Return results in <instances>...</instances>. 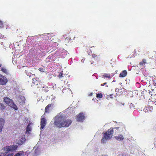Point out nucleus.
Returning a JSON list of instances; mask_svg holds the SVG:
<instances>
[{
  "label": "nucleus",
  "instance_id": "1",
  "mask_svg": "<svg viewBox=\"0 0 156 156\" xmlns=\"http://www.w3.org/2000/svg\"><path fill=\"white\" fill-rule=\"evenodd\" d=\"M71 120L66 119L63 116L58 115L55 117L54 125L59 128L68 127L71 123Z\"/></svg>",
  "mask_w": 156,
  "mask_h": 156
},
{
  "label": "nucleus",
  "instance_id": "2",
  "mask_svg": "<svg viewBox=\"0 0 156 156\" xmlns=\"http://www.w3.org/2000/svg\"><path fill=\"white\" fill-rule=\"evenodd\" d=\"M17 147L18 146L17 145H11L5 147L3 148L2 152L0 153L2 154L3 156H13V153H8L9 152L16 150Z\"/></svg>",
  "mask_w": 156,
  "mask_h": 156
},
{
  "label": "nucleus",
  "instance_id": "3",
  "mask_svg": "<svg viewBox=\"0 0 156 156\" xmlns=\"http://www.w3.org/2000/svg\"><path fill=\"white\" fill-rule=\"evenodd\" d=\"M113 133V130L112 129H109L103 135V137L101 140L102 143H105L107 140L110 139Z\"/></svg>",
  "mask_w": 156,
  "mask_h": 156
},
{
  "label": "nucleus",
  "instance_id": "4",
  "mask_svg": "<svg viewBox=\"0 0 156 156\" xmlns=\"http://www.w3.org/2000/svg\"><path fill=\"white\" fill-rule=\"evenodd\" d=\"M4 101L14 109L16 110L18 108L16 105L13 103V101L8 97H4Z\"/></svg>",
  "mask_w": 156,
  "mask_h": 156
},
{
  "label": "nucleus",
  "instance_id": "5",
  "mask_svg": "<svg viewBox=\"0 0 156 156\" xmlns=\"http://www.w3.org/2000/svg\"><path fill=\"white\" fill-rule=\"evenodd\" d=\"M25 136L23 135L19 136V138L16 140V143L19 145H22L25 141Z\"/></svg>",
  "mask_w": 156,
  "mask_h": 156
},
{
  "label": "nucleus",
  "instance_id": "6",
  "mask_svg": "<svg viewBox=\"0 0 156 156\" xmlns=\"http://www.w3.org/2000/svg\"><path fill=\"white\" fill-rule=\"evenodd\" d=\"M85 118L84 114L81 112L76 115V119L78 122H81Z\"/></svg>",
  "mask_w": 156,
  "mask_h": 156
},
{
  "label": "nucleus",
  "instance_id": "7",
  "mask_svg": "<svg viewBox=\"0 0 156 156\" xmlns=\"http://www.w3.org/2000/svg\"><path fill=\"white\" fill-rule=\"evenodd\" d=\"M12 62L14 65L20 64L21 62H20V56L17 57L15 55H13L12 57Z\"/></svg>",
  "mask_w": 156,
  "mask_h": 156
},
{
  "label": "nucleus",
  "instance_id": "8",
  "mask_svg": "<svg viewBox=\"0 0 156 156\" xmlns=\"http://www.w3.org/2000/svg\"><path fill=\"white\" fill-rule=\"evenodd\" d=\"M7 82L8 80L6 77L0 74V84L5 85Z\"/></svg>",
  "mask_w": 156,
  "mask_h": 156
},
{
  "label": "nucleus",
  "instance_id": "9",
  "mask_svg": "<svg viewBox=\"0 0 156 156\" xmlns=\"http://www.w3.org/2000/svg\"><path fill=\"white\" fill-rule=\"evenodd\" d=\"M18 101L21 105H23L24 104L25 101V97L22 95H20L17 97Z\"/></svg>",
  "mask_w": 156,
  "mask_h": 156
},
{
  "label": "nucleus",
  "instance_id": "10",
  "mask_svg": "<svg viewBox=\"0 0 156 156\" xmlns=\"http://www.w3.org/2000/svg\"><path fill=\"white\" fill-rule=\"evenodd\" d=\"M46 124V120L45 119L44 115H43L41 117V129H42Z\"/></svg>",
  "mask_w": 156,
  "mask_h": 156
},
{
  "label": "nucleus",
  "instance_id": "11",
  "mask_svg": "<svg viewBox=\"0 0 156 156\" xmlns=\"http://www.w3.org/2000/svg\"><path fill=\"white\" fill-rule=\"evenodd\" d=\"M153 109V107L150 106H145L144 109V111L145 112H151Z\"/></svg>",
  "mask_w": 156,
  "mask_h": 156
},
{
  "label": "nucleus",
  "instance_id": "12",
  "mask_svg": "<svg viewBox=\"0 0 156 156\" xmlns=\"http://www.w3.org/2000/svg\"><path fill=\"white\" fill-rule=\"evenodd\" d=\"M115 139L118 141H122L124 139V137L122 135H119L115 136Z\"/></svg>",
  "mask_w": 156,
  "mask_h": 156
},
{
  "label": "nucleus",
  "instance_id": "13",
  "mask_svg": "<svg viewBox=\"0 0 156 156\" xmlns=\"http://www.w3.org/2000/svg\"><path fill=\"white\" fill-rule=\"evenodd\" d=\"M31 123H30L27 126L26 128V133H29V132L31 131L32 129L31 127L30 126Z\"/></svg>",
  "mask_w": 156,
  "mask_h": 156
},
{
  "label": "nucleus",
  "instance_id": "14",
  "mask_svg": "<svg viewBox=\"0 0 156 156\" xmlns=\"http://www.w3.org/2000/svg\"><path fill=\"white\" fill-rule=\"evenodd\" d=\"M127 74V72L126 70H124L120 74V76L122 77H124L126 76Z\"/></svg>",
  "mask_w": 156,
  "mask_h": 156
},
{
  "label": "nucleus",
  "instance_id": "15",
  "mask_svg": "<svg viewBox=\"0 0 156 156\" xmlns=\"http://www.w3.org/2000/svg\"><path fill=\"white\" fill-rule=\"evenodd\" d=\"M24 154V152L23 151H21L16 153L14 156L13 155V156H22V155H23Z\"/></svg>",
  "mask_w": 156,
  "mask_h": 156
},
{
  "label": "nucleus",
  "instance_id": "16",
  "mask_svg": "<svg viewBox=\"0 0 156 156\" xmlns=\"http://www.w3.org/2000/svg\"><path fill=\"white\" fill-rule=\"evenodd\" d=\"M1 70L5 73L6 74H8V71L4 67H2L1 68Z\"/></svg>",
  "mask_w": 156,
  "mask_h": 156
},
{
  "label": "nucleus",
  "instance_id": "17",
  "mask_svg": "<svg viewBox=\"0 0 156 156\" xmlns=\"http://www.w3.org/2000/svg\"><path fill=\"white\" fill-rule=\"evenodd\" d=\"M5 123V121L3 119L0 118V126L3 127Z\"/></svg>",
  "mask_w": 156,
  "mask_h": 156
},
{
  "label": "nucleus",
  "instance_id": "18",
  "mask_svg": "<svg viewBox=\"0 0 156 156\" xmlns=\"http://www.w3.org/2000/svg\"><path fill=\"white\" fill-rule=\"evenodd\" d=\"M102 76H103L102 77L104 78H108V79H110L111 78V76L109 74H107L106 73L104 74Z\"/></svg>",
  "mask_w": 156,
  "mask_h": 156
},
{
  "label": "nucleus",
  "instance_id": "19",
  "mask_svg": "<svg viewBox=\"0 0 156 156\" xmlns=\"http://www.w3.org/2000/svg\"><path fill=\"white\" fill-rule=\"evenodd\" d=\"M5 107L4 105L3 104L0 103V109L2 110H4L5 109Z\"/></svg>",
  "mask_w": 156,
  "mask_h": 156
},
{
  "label": "nucleus",
  "instance_id": "20",
  "mask_svg": "<svg viewBox=\"0 0 156 156\" xmlns=\"http://www.w3.org/2000/svg\"><path fill=\"white\" fill-rule=\"evenodd\" d=\"M52 104H50L48 105V106L46 107L45 108V112H46L48 111V110L49 108L51 106H52Z\"/></svg>",
  "mask_w": 156,
  "mask_h": 156
},
{
  "label": "nucleus",
  "instance_id": "21",
  "mask_svg": "<svg viewBox=\"0 0 156 156\" xmlns=\"http://www.w3.org/2000/svg\"><path fill=\"white\" fill-rule=\"evenodd\" d=\"M35 155H37L39 153V151L38 149H36L35 150Z\"/></svg>",
  "mask_w": 156,
  "mask_h": 156
},
{
  "label": "nucleus",
  "instance_id": "22",
  "mask_svg": "<svg viewBox=\"0 0 156 156\" xmlns=\"http://www.w3.org/2000/svg\"><path fill=\"white\" fill-rule=\"evenodd\" d=\"M96 97L97 98H101L102 97V94H97Z\"/></svg>",
  "mask_w": 156,
  "mask_h": 156
},
{
  "label": "nucleus",
  "instance_id": "23",
  "mask_svg": "<svg viewBox=\"0 0 156 156\" xmlns=\"http://www.w3.org/2000/svg\"><path fill=\"white\" fill-rule=\"evenodd\" d=\"M33 82L34 84L37 85V82L35 79H33Z\"/></svg>",
  "mask_w": 156,
  "mask_h": 156
},
{
  "label": "nucleus",
  "instance_id": "24",
  "mask_svg": "<svg viewBox=\"0 0 156 156\" xmlns=\"http://www.w3.org/2000/svg\"><path fill=\"white\" fill-rule=\"evenodd\" d=\"M58 76L59 77V78H60L62 76V73H60Z\"/></svg>",
  "mask_w": 156,
  "mask_h": 156
},
{
  "label": "nucleus",
  "instance_id": "25",
  "mask_svg": "<svg viewBox=\"0 0 156 156\" xmlns=\"http://www.w3.org/2000/svg\"><path fill=\"white\" fill-rule=\"evenodd\" d=\"M3 22L1 21H0V27H2L3 26Z\"/></svg>",
  "mask_w": 156,
  "mask_h": 156
},
{
  "label": "nucleus",
  "instance_id": "26",
  "mask_svg": "<svg viewBox=\"0 0 156 156\" xmlns=\"http://www.w3.org/2000/svg\"><path fill=\"white\" fill-rule=\"evenodd\" d=\"M3 127V126H0V133L2 131Z\"/></svg>",
  "mask_w": 156,
  "mask_h": 156
},
{
  "label": "nucleus",
  "instance_id": "27",
  "mask_svg": "<svg viewBox=\"0 0 156 156\" xmlns=\"http://www.w3.org/2000/svg\"><path fill=\"white\" fill-rule=\"evenodd\" d=\"M119 156H127L126 154H122L119 155Z\"/></svg>",
  "mask_w": 156,
  "mask_h": 156
},
{
  "label": "nucleus",
  "instance_id": "28",
  "mask_svg": "<svg viewBox=\"0 0 156 156\" xmlns=\"http://www.w3.org/2000/svg\"><path fill=\"white\" fill-rule=\"evenodd\" d=\"M143 63L145 64L146 63V60L145 59H143Z\"/></svg>",
  "mask_w": 156,
  "mask_h": 156
},
{
  "label": "nucleus",
  "instance_id": "29",
  "mask_svg": "<svg viewBox=\"0 0 156 156\" xmlns=\"http://www.w3.org/2000/svg\"><path fill=\"white\" fill-rule=\"evenodd\" d=\"M109 96H110V98H113V94H110L109 95Z\"/></svg>",
  "mask_w": 156,
  "mask_h": 156
},
{
  "label": "nucleus",
  "instance_id": "30",
  "mask_svg": "<svg viewBox=\"0 0 156 156\" xmlns=\"http://www.w3.org/2000/svg\"><path fill=\"white\" fill-rule=\"evenodd\" d=\"M39 70L41 72H43V69L42 68H40Z\"/></svg>",
  "mask_w": 156,
  "mask_h": 156
},
{
  "label": "nucleus",
  "instance_id": "31",
  "mask_svg": "<svg viewBox=\"0 0 156 156\" xmlns=\"http://www.w3.org/2000/svg\"><path fill=\"white\" fill-rule=\"evenodd\" d=\"M92 56L93 58H95L96 57V55L95 54H92Z\"/></svg>",
  "mask_w": 156,
  "mask_h": 156
},
{
  "label": "nucleus",
  "instance_id": "32",
  "mask_svg": "<svg viewBox=\"0 0 156 156\" xmlns=\"http://www.w3.org/2000/svg\"><path fill=\"white\" fill-rule=\"evenodd\" d=\"M106 83H102V84H101V85L102 86H104V85H105Z\"/></svg>",
  "mask_w": 156,
  "mask_h": 156
},
{
  "label": "nucleus",
  "instance_id": "33",
  "mask_svg": "<svg viewBox=\"0 0 156 156\" xmlns=\"http://www.w3.org/2000/svg\"><path fill=\"white\" fill-rule=\"evenodd\" d=\"M110 98V97L109 96H107V99H108V100H109V98Z\"/></svg>",
  "mask_w": 156,
  "mask_h": 156
},
{
  "label": "nucleus",
  "instance_id": "34",
  "mask_svg": "<svg viewBox=\"0 0 156 156\" xmlns=\"http://www.w3.org/2000/svg\"><path fill=\"white\" fill-rule=\"evenodd\" d=\"M143 62H140V65H143Z\"/></svg>",
  "mask_w": 156,
  "mask_h": 156
},
{
  "label": "nucleus",
  "instance_id": "35",
  "mask_svg": "<svg viewBox=\"0 0 156 156\" xmlns=\"http://www.w3.org/2000/svg\"><path fill=\"white\" fill-rule=\"evenodd\" d=\"M0 156H3V155L2 153H0Z\"/></svg>",
  "mask_w": 156,
  "mask_h": 156
},
{
  "label": "nucleus",
  "instance_id": "36",
  "mask_svg": "<svg viewBox=\"0 0 156 156\" xmlns=\"http://www.w3.org/2000/svg\"><path fill=\"white\" fill-rule=\"evenodd\" d=\"M101 156H108V155H107L106 154V155H103Z\"/></svg>",
  "mask_w": 156,
  "mask_h": 156
},
{
  "label": "nucleus",
  "instance_id": "37",
  "mask_svg": "<svg viewBox=\"0 0 156 156\" xmlns=\"http://www.w3.org/2000/svg\"><path fill=\"white\" fill-rule=\"evenodd\" d=\"M92 93H91V94H90V96H92Z\"/></svg>",
  "mask_w": 156,
  "mask_h": 156
},
{
  "label": "nucleus",
  "instance_id": "38",
  "mask_svg": "<svg viewBox=\"0 0 156 156\" xmlns=\"http://www.w3.org/2000/svg\"><path fill=\"white\" fill-rule=\"evenodd\" d=\"M2 66V64H0V67H1Z\"/></svg>",
  "mask_w": 156,
  "mask_h": 156
},
{
  "label": "nucleus",
  "instance_id": "39",
  "mask_svg": "<svg viewBox=\"0 0 156 156\" xmlns=\"http://www.w3.org/2000/svg\"><path fill=\"white\" fill-rule=\"evenodd\" d=\"M154 96L155 97H156V94Z\"/></svg>",
  "mask_w": 156,
  "mask_h": 156
}]
</instances>
